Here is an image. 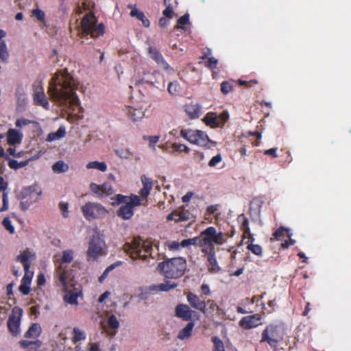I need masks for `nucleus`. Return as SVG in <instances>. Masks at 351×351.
<instances>
[{
  "label": "nucleus",
  "instance_id": "f257e3e1",
  "mask_svg": "<svg viewBox=\"0 0 351 351\" xmlns=\"http://www.w3.org/2000/svg\"><path fill=\"white\" fill-rule=\"evenodd\" d=\"M79 85L66 69L57 72L51 79L47 93L63 116L80 110V99L76 94Z\"/></svg>",
  "mask_w": 351,
  "mask_h": 351
},
{
  "label": "nucleus",
  "instance_id": "f03ea898",
  "mask_svg": "<svg viewBox=\"0 0 351 351\" xmlns=\"http://www.w3.org/2000/svg\"><path fill=\"white\" fill-rule=\"evenodd\" d=\"M225 241V234L221 232H217L213 226L207 228L199 236L190 239L191 245L200 247L202 253L210 244L222 245Z\"/></svg>",
  "mask_w": 351,
  "mask_h": 351
},
{
  "label": "nucleus",
  "instance_id": "7ed1b4c3",
  "mask_svg": "<svg viewBox=\"0 0 351 351\" xmlns=\"http://www.w3.org/2000/svg\"><path fill=\"white\" fill-rule=\"evenodd\" d=\"M186 269V261L182 257L173 258L160 263L157 269L165 278L177 279L182 276Z\"/></svg>",
  "mask_w": 351,
  "mask_h": 351
},
{
  "label": "nucleus",
  "instance_id": "20e7f679",
  "mask_svg": "<svg viewBox=\"0 0 351 351\" xmlns=\"http://www.w3.org/2000/svg\"><path fill=\"white\" fill-rule=\"evenodd\" d=\"M180 135L191 143L206 148H211L217 144L215 141L209 138L206 132L202 130L182 129L180 131Z\"/></svg>",
  "mask_w": 351,
  "mask_h": 351
},
{
  "label": "nucleus",
  "instance_id": "39448f33",
  "mask_svg": "<svg viewBox=\"0 0 351 351\" xmlns=\"http://www.w3.org/2000/svg\"><path fill=\"white\" fill-rule=\"evenodd\" d=\"M80 32L82 38L87 35H90L92 38H97L104 34V27L101 23L97 25L95 15L93 13H88L81 21Z\"/></svg>",
  "mask_w": 351,
  "mask_h": 351
},
{
  "label": "nucleus",
  "instance_id": "423d86ee",
  "mask_svg": "<svg viewBox=\"0 0 351 351\" xmlns=\"http://www.w3.org/2000/svg\"><path fill=\"white\" fill-rule=\"evenodd\" d=\"M102 237V234L97 230H94V233L91 235L86 252L87 260L88 261H95L102 254V251L105 245Z\"/></svg>",
  "mask_w": 351,
  "mask_h": 351
},
{
  "label": "nucleus",
  "instance_id": "0eeeda50",
  "mask_svg": "<svg viewBox=\"0 0 351 351\" xmlns=\"http://www.w3.org/2000/svg\"><path fill=\"white\" fill-rule=\"evenodd\" d=\"M282 337V328L279 325L269 324L263 331L261 342H267L271 347L276 348Z\"/></svg>",
  "mask_w": 351,
  "mask_h": 351
},
{
  "label": "nucleus",
  "instance_id": "6e6552de",
  "mask_svg": "<svg viewBox=\"0 0 351 351\" xmlns=\"http://www.w3.org/2000/svg\"><path fill=\"white\" fill-rule=\"evenodd\" d=\"M112 199L114 200V202L111 203L112 206L124 204V205H122L117 211L118 217L125 220L132 217V195L128 196L118 194L112 197Z\"/></svg>",
  "mask_w": 351,
  "mask_h": 351
},
{
  "label": "nucleus",
  "instance_id": "1a4fd4ad",
  "mask_svg": "<svg viewBox=\"0 0 351 351\" xmlns=\"http://www.w3.org/2000/svg\"><path fill=\"white\" fill-rule=\"evenodd\" d=\"M143 187L139 191V195L133 194V208L138 206H147L148 205L147 197L153 188V183L151 178L143 175L141 178Z\"/></svg>",
  "mask_w": 351,
  "mask_h": 351
},
{
  "label": "nucleus",
  "instance_id": "9d476101",
  "mask_svg": "<svg viewBox=\"0 0 351 351\" xmlns=\"http://www.w3.org/2000/svg\"><path fill=\"white\" fill-rule=\"evenodd\" d=\"M81 210L88 220L102 218L108 213L107 210L97 202H87L81 207Z\"/></svg>",
  "mask_w": 351,
  "mask_h": 351
},
{
  "label": "nucleus",
  "instance_id": "9b49d317",
  "mask_svg": "<svg viewBox=\"0 0 351 351\" xmlns=\"http://www.w3.org/2000/svg\"><path fill=\"white\" fill-rule=\"evenodd\" d=\"M214 244L215 243L210 244V246L203 250L202 252V256H204L206 260L205 265L208 272L212 274H217L221 270L217 258Z\"/></svg>",
  "mask_w": 351,
  "mask_h": 351
},
{
  "label": "nucleus",
  "instance_id": "f8f14e48",
  "mask_svg": "<svg viewBox=\"0 0 351 351\" xmlns=\"http://www.w3.org/2000/svg\"><path fill=\"white\" fill-rule=\"evenodd\" d=\"M133 261L139 258L146 260L152 256V246L150 243L143 242L141 243L137 241L136 238L133 237Z\"/></svg>",
  "mask_w": 351,
  "mask_h": 351
},
{
  "label": "nucleus",
  "instance_id": "ddd939ff",
  "mask_svg": "<svg viewBox=\"0 0 351 351\" xmlns=\"http://www.w3.org/2000/svg\"><path fill=\"white\" fill-rule=\"evenodd\" d=\"M40 194L41 191L36 190L34 187L25 189L21 193L22 199L20 203L22 210H25L38 202Z\"/></svg>",
  "mask_w": 351,
  "mask_h": 351
},
{
  "label": "nucleus",
  "instance_id": "4468645a",
  "mask_svg": "<svg viewBox=\"0 0 351 351\" xmlns=\"http://www.w3.org/2000/svg\"><path fill=\"white\" fill-rule=\"evenodd\" d=\"M56 275L64 290L75 286L73 276L70 270L66 269V267L59 265L57 267Z\"/></svg>",
  "mask_w": 351,
  "mask_h": 351
},
{
  "label": "nucleus",
  "instance_id": "2eb2a0df",
  "mask_svg": "<svg viewBox=\"0 0 351 351\" xmlns=\"http://www.w3.org/2000/svg\"><path fill=\"white\" fill-rule=\"evenodd\" d=\"M23 314L22 309L14 307L12 311V315L8 320V328L9 332L16 337L20 333V324Z\"/></svg>",
  "mask_w": 351,
  "mask_h": 351
},
{
  "label": "nucleus",
  "instance_id": "dca6fc26",
  "mask_svg": "<svg viewBox=\"0 0 351 351\" xmlns=\"http://www.w3.org/2000/svg\"><path fill=\"white\" fill-rule=\"evenodd\" d=\"M178 286V284L176 282H171L170 281H167L165 283H161L159 285L153 287H149V288H146L145 290L142 289H139V293H136L135 295H137L141 299L145 300L148 298L149 294L150 293V291H168L171 289L176 288Z\"/></svg>",
  "mask_w": 351,
  "mask_h": 351
},
{
  "label": "nucleus",
  "instance_id": "f3484780",
  "mask_svg": "<svg viewBox=\"0 0 351 351\" xmlns=\"http://www.w3.org/2000/svg\"><path fill=\"white\" fill-rule=\"evenodd\" d=\"M186 299L193 308L197 309L204 314L206 313L207 308H206L205 301L202 300L197 295L189 292L186 293Z\"/></svg>",
  "mask_w": 351,
  "mask_h": 351
},
{
  "label": "nucleus",
  "instance_id": "a211bd4d",
  "mask_svg": "<svg viewBox=\"0 0 351 351\" xmlns=\"http://www.w3.org/2000/svg\"><path fill=\"white\" fill-rule=\"evenodd\" d=\"M33 99L35 105L42 106L45 109L49 108V101L42 86H35L33 94Z\"/></svg>",
  "mask_w": 351,
  "mask_h": 351
},
{
  "label": "nucleus",
  "instance_id": "6ab92c4d",
  "mask_svg": "<svg viewBox=\"0 0 351 351\" xmlns=\"http://www.w3.org/2000/svg\"><path fill=\"white\" fill-rule=\"evenodd\" d=\"M261 317L259 314H254L243 317L239 321V326L243 329H250L261 324Z\"/></svg>",
  "mask_w": 351,
  "mask_h": 351
},
{
  "label": "nucleus",
  "instance_id": "aec40b11",
  "mask_svg": "<svg viewBox=\"0 0 351 351\" xmlns=\"http://www.w3.org/2000/svg\"><path fill=\"white\" fill-rule=\"evenodd\" d=\"M90 189L93 193L99 197L104 195L108 196L114 193V189L112 185L108 182H104L101 185L91 183L90 184Z\"/></svg>",
  "mask_w": 351,
  "mask_h": 351
},
{
  "label": "nucleus",
  "instance_id": "412c9836",
  "mask_svg": "<svg viewBox=\"0 0 351 351\" xmlns=\"http://www.w3.org/2000/svg\"><path fill=\"white\" fill-rule=\"evenodd\" d=\"M64 291L66 292L64 295V302L72 305L77 304V298L82 295V291L80 287L74 286Z\"/></svg>",
  "mask_w": 351,
  "mask_h": 351
},
{
  "label": "nucleus",
  "instance_id": "4be33fe9",
  "mask_svg": "<svg viewBox=\"0 0 351 351\" xmlns=\"http://www.w3.org/2000/svg\"><path fill=\"white\" fill-rule=\"evenodd\" d=\"M149 53L151 58L153 59L159 66L166 71L170 69L169 65L165 61L161 53L156 47H149Z\"/></svg>",
  "mask_w": 351,
  "mask_h": 351
},
{
  "label": "nucleus",
  "instance_id": "5701e85b",
  "mask_svg": "<svg viewBox=\"0 0 351 351\" xmlns=\"http://www.w3.org/2000/svg\"><path fill=\"white\" fill-rule=\"evenodd\" d=\"M175 315L183 321H190L192 318V311L187 304H180L176 306Z\"/></svg>",
  "mask_w": 351,
  "mask_h": 351
},
{
  "label": "nucleus",
  "instance_id": "b1692460",
  "mask_svg": "<svg viewBox=\"0 0 351 351\" xmlns=\"http://www.w3.org/2000/svg\"><path fill=\"white\" fill-rule=\"evenodd\" d=\"M237 221L240 223V229L243 232V238L247 237L251 241H254V239L250 232L248 219L244 214H241L239 215Z\"/></svg>",
  "mask_w": 351,
  "mask_h": 351
},
{
  "label": "nucleus",
  "instance_id": "393cba45",
  "mask_svg": "<svg viewBox=\"0 0 351 351\" xmlns=\"http://www.w3.org/2000/svg\"><path fill=\"white\" fill-rule=\"evenodd\" d=\"M16 259L23 264L24 269H27L30 267L32 261L35 259V254L27 249L21 252Z\"/></svg>",
  "mask_w": 351,
  "mask_h": 351
},
{
  "label": "nucleus",
  "instance_id": "a878e982",
  "mask_svg": "<svg viewBox=\"0 0 351 351\" xmlns=\"http://www.w3.org/2000/svg\"><path fill=\"white\" fill-rule=\"evenodd\" d=\"M184 111L191 119H196L200 115L201 106L198 104L193 102L186 104L184 106Z\"/></svg>",
  "mask_w": 351,
  "mask_h": 351
},
{
  "label": "nucleus",
  "instance_id": "bb28decb",
  "mask_svg": "<svg viewBox=\"0 0 351 351\" xmlns=\"http://www.w3.org/2000/svg\"><path fill=\"white\" fill-rule=\"evenodd\" d=\"M8 143L10 145L19 143L23 138V134L14 129H9L8 131Z\"/></svg>",
  "mask_w": 351,
  "mask_h": 351
},
{
  "label": "nucleus",
  "instance_id": "cd10ccee",
  "mask_svg": "<svg viewBox=\"0 0 351 351\" xmlns=\"http://www.w3.org/2000/svg\"><path fill=\"white\" fill-rule=\"evenodd\" d=\"M133 17H135L138 21L141 22V24L145 27H149L150 21L145 13L139 10L136 5H133Z\"/></svg>",
  "mask_w": 351,
  "mask_h": 351
},
{
  "label": "nucleus",
  "instance_id": "c85d7f7f",
  "mask_svg": "<svg viewBox=\"0 0 351 351\" xmlns=\"http://www.w3.org/2000/svg\"><path fill=\"white\" fill-rule=\"evenodd\" d=\"M203 121L205 124L210 128H220L219 127V119L218 117L212 112H208L203 119Z\"/></svg>",
  "mask_w": 351,
  "mask_h": 351
},
{
  "label": "nucleus",
  "instance_id": "c756f323",
  "mask_svg": "<svg viewBox=\"0 0 351 351\" xmlns=\"http://www.w3.org/2000/svg\"><path fill=\"white\" fill-rule=\"evenodd\" d=\"M42 332V328L40 324L37 323L32 324L29 328L27 331L25 333V338H36L40 336Z\"/></svg>",
  "mask_w": 351,
  "mask_h": 351
},
{
  "label": "nucleus",
  "instance_id": "7c9ffc66",
  "mask_svg": "<svg viewBox=\"0 0 351 351\" xmlns=\"http://www.w3.org/2000/svg\"><path fill=\"white\" fill-rule=\"evenodd\" d=\"M193 327L194 323L192 322H189L183 329L180 330L178 339L180 340L189 339L192 335Z\"/></svg>",
  "mask_w": 351,
  "mask_h": 351
},
{
  "label": "nucleus",
  "instance_id": "2f4dec72",
  "mask_svg": "<svg viewBox=\"0 0 351 351\" xmlns=\"http://www.w3.org/2000/svg\"><path fill=\"white\" fill-rule=\"evenodd\" d=\"M19 345L24 349L28 348L34 351L41 346L42 342L38 339L35 341L21 340L19 341Z\"/></svg>",
  "mask_w": 351,
  "mask_h": 351
},
{
  "label": "nucleus",
  "instance_id": "473e14b6",
  "mask_svg": "<svg viewBox=\"0 0 351 351\" xmlns=\"http://www.w3.org/2000/svg\"><path fill=\"white\" fill-rule=\"evenodd\" d=\"M51 169L55 173H62L67 172L69 167L64 161L58 160L52 165Z\"/></svg>",
  "mask_w": 351,
  "mask_h": 351
},
{
  "label": "nucleus",
  "instance_id": "72a5a7b5",
  "mask_svg": "<svg viewBox=\"0 0 351 351\" xmlns=\"http://www.w3.org/2000/svg\"><path fill=\"white\" fill-rule=\"evenodd\" d=\"M18 107L23 108L27 104V97L23 88H18L16 91Z\"/></svg>",
  "mask_w": 351,
  "mask_h": 351
},
{
  "label": "nucleus",
  "instance_id": "f704fd0d",
  "mask_svg": "<svg viewBox=\"0 0 351 351\" xmlns=\"http://www.w3.org/2000/svg\"><path fill=\"white\" fill-rule=\"evenodd\" d=\"M66 134V131L64 127H60L56 132L49 133L47 135L46 140L49 142L58 140L63 138Z\"/></svg>",
  "mask_w": 351,
  "mask_h": 351
},
{
  "label": "nucleus",
  "instance_id": "c9c22d12",
  "mask_svg": "<svg viewBox=\"0 0 351 351\" xmlns=\"http://www.w3.org/2000/svg\"><path fill=\"white\" fill-rule=\"evenodd\" d=\"M86 169H95L102 172H104L107 169V165L104 162L92 161L86 164Z\"/></svg>",
  "mask_w": 351,
  "mask_h": 351
},
{
  "label": "nucleus",
  "instance_id": "e433bc0d",
  "mask_svg": "<svg viewBox=\"0 0 351 351\" xmlns=\"http://www.w3.org/2000/svg\"><path fill=\"white\" fill-rule=\"evenodd\" d=\"M253 241H251V240L248 239L247 241V249L250 251H251L253 254L255 255L261 256L263 254V250L261 245L258 244H253Z\"/></svg>",
  "mask_w": 351,
  "mask_h": 351
},
{
  "label": "nucleus",
  "instance_id": "4c0bfd02",
  "mask_svg": "<svg viewBox=\"0 0 351 351\" xmlns=\"http://www.w3.org/2000/svg\"><path fill=\"white\" fill-rule=\"evenodd\" d=\"M289 232L290 230L289 228L280 226L273 233L272 235L275 239L278 241H282L284 238L285 234L287 233L288 235Z\"/></svg>",
  "mask_w": 351,
  "mask_h": 351
},
{
  "label": "nucleus",
  "instance_id": "58836bf2",
  "mask_svg": "<svg viewBox=\"0 0 351 351\" xmlns=\"http://www.w3.org/2000/svg\"><path fill=\"white\" fill-rule=\"evenodd\" d=\"M73 260V251L67 250L62 252V256L60 265L63 263H69Z\"/></svg>",
  "mask_w": 351,
  "mask_h": 351
},
{
  "label": "nucleus",
  "instance_id": "ea45409f",
  "mask_svg": "<svg viewBox=\"0 0 351 351\" xmlns=\"http://www.w3.org/2000/svg\"><path fill=\"white\" fill-rule=\"evenodd\" d=\"M28 162H29L28 160H24L22 162H18L15 160L10 158V159H9V161H8V166L10 169L16 170L20 168H23V167H25L28 164Z\"/></svg>",
  "mask_w": 351,
  "mask_h": 351
},
{
  "label": "nucleus",
  "instance_id": "a19ab883",
  "mask_svg": "<svg viewBox=\"0 0 351 351\" xmlns=\"http://www.w3.org/2000/svg\"><path fill=\"white\" fill-rule=\"evenodd\" d=\"M233 84L234 82L232 80L229 81H223L221 84V91L223 95H227L232 91L233 90Z\"/></svg>",
  "mask_w": 351,
  "mask_h": 351
},
{
  "label": "nucleus",
  "instance_id": "79ce46f5",
  "mask_svg": "<svg viewBox=\"0 0 351 351\" xmlns=\"http://www.w3.org/2000/svg\"><path fill=\"white\" fill-rule=\"evenodd\" d=\"M211 340L214 344L213 351H225L223 343L218 337L214 336Z\"/></svg>",
  "mask_w": 351,
  "mask_h": 351
},
{
  "label": "nucleus",
  "instance_id": "37998d69",
  "mask_svg": "<svg viewBox=\"0 0 351 351\" xmlns=\"http://www.w3.org/2000/svg\"><path fill=\"white\" fill-rule=\"evenodd\" d=\"M8 52L7 50L6 45L5 41H0V59L3 62H7L8 59Z\"/></svg>",
  "mask_w": 351,
  "mask_h": 351
},
{
  "label": "nucleus",
  "instance_id": "c03bdc74",
  "mask_svg": "<svg viewBox=\"0 0 351 351\" xmlns=\"http://www.w3.org/2000/svg\"><path fill=\"white\" fill-rule=\"evenodd\" d=\"M167 90L171 95H177L180 90V84L178 82H171L169 84Z\"/></svg>",
  "mask_w": 351,
  "mask_h": 351
},
{
  "label": "nucleus",
  "instance_id": "a18cd8bd",
  "mask_svg": "<svg viewBox=\"0 0 351 351\" xmlns=\"http://www.w3.org/2000/svg\"><path fill=\"white\" fill-rule=\"evenodd\" d=\"M119 265H121V262L118 261L109 265L105 269L102 275L99 278V282L101 283L103 280L107 277L108 273L112 271L116 267L119 266Z\"/></svg>",
  "mask_w": 351,
  "mask_h": 351
},
{
  "label": "nucleus",
  "instance_id": "49530a36",
  "mask_svg": "<svg viewBox=\"0 0 351 351\" xmlns=\"http://www.w3.org/2000/svg\"><path fill=\"white\" fill-rule=\"evenodd\" d=\"M164 4L167 6L165 10H163L162 14L167 19H172L173 16V10L170 3H167V0H163Z\"/></svg>",
  "mask_w": 351,
  "mask_h": 351
},
{
  "label": "nucleus",
  "instance_id": "de8ad7c7",
  "mask_svg": "<svg viewBox=\"0 0 351 351\" xmlns=\"http://www.w3.org/2000/svg\"><path fill=\"white\" fill-rule=\"evenodd\" d=\"M172 149L173 152L185 153L189 152V148L186 145L178 143H173L172 144Z\"/></svg>",
  "mask_w": 351,
  "mask_h": 351
},
{
  "label": "nucleus",
  "instance_id": "09e8293b",
  "mask_svg": "<svg viewBox=\"0 0 351 351\" xmlns=\"http://www.w3.org/2000/svg\"><path fill=\"white\" fill-rule=\"evenodd\" d=\"M177 26L176 27V29L183 28L182 26L187 25L189 23V14H185L183 16H182L180 18H179L177 21Z\"/></svg>",
  "mask_w": 351,
  "mask_h": 351
},
{
  "label": "nucleus",
  "instance_id": "8fccbe9b",
  "mask_svg": "<svg viewBox=\"0 0 351 351\" xmlns=\"http://www.w3.org/2000/svg\"><path fill=\"white\" fill-rule=\"evenodd\" d=\"M189 219V213L184 210L176 211V218H175L176 222L184 221Z\"/></svg>",
  "mask_w": 351,
  "mask_h": 351
},
{
  "label": "nucleus",
  "instance_id": "3c124183",
  "mask_svg": "<svg viewBox=\"0 0 351 351\" xmlns=\"http://www.w3.org/2000/svg\"><path fill=\"white\" fill-rule=\"evenodd\" d=\"M2 225L10 234H13L14 232V228L12 225V222L9 217L3 219Z\"/></svg>",
  "mask_w": 351,
  "mask_h": 351
},
{
  "label": "nucleus",
  "instance_id": "603ef678",
  "mask_svg": "<svg viewBox=\"0 0 351 351\" xmlns=\"http://www.w3.org/2000/svg\"><path fill=\"white\" fill-rule=\"evenodd\" d=\"M145 139H148L149 141V147L153 150L156 149V144L158 142L160 136H144Z\"/></svg>",
  "mask_w": 351,
  "mask_h": 351
},
{
  "label": "nucleus",
  "instance_id": "864d4df0",
  "mask_svg": "<svg viewBox=\"0 0 351 351\" xmlns=\"http://www.w3.org/2000/svg\"><path fill=\"white\" fill-rule=\"evenodd\" d=\"M108 324L110 327V328L114 329V330L117 329L119 326V324L116 317L113 315H110L108 317Z\"/></svg>",
  "mask_w": 351,
  "mask_h": 351
},
{
  "label": "nucleus",
  "instance_id": "5fc2aeb1",
  "mask_svg": "<svg viewBox=\"0 0 351 351\" xmlns=\"http://www.w3.org/2000/svg\"><path fill=\"white\" fill-rule=\"evenodd\" d=\"M145 112L142 109H133V121H137L143 119Z\"/></svg>",
  "mask_w": 351,
  "mask_h": 351
},
{
  "label": "nucleus",
  "instance_id": "6e6d98bb",
  "mask_svg": "<svg viewBox=\"0 0 351 351\" xmlns=\"http://www.w3.org/2000/svg\"><path fill=\"white\" fill-rule=\"evenodd\" d=\"M207 62L205 64V66L206 67H208V69H211V70H213L214 69H215L218 64V60L213 58V57H210V58H208L207 59Z\"/></svg>",
  "mask_w": 351,
  "mask_h": 351
},
{
  "label": "nucleus",
  "instance_id": "4d7b16f0",
  "mask_svg": "<svg viewBox=\"0 0 351 351\" xmlns=\"http://www.w3.org/2000/svg\"><path fill=\"white\" fill-rule=\"evenodd\" d=\"M32 16L40 21H44L45 20V12L38 8L32 10Z\"/></svg>",
  "mask_w": 351,
  "mask_h": 351
},
{
  "label": "nucleus",
  "instance_id": "13d9d810",
  "mask_svg": "<svg viewBox=\"0 0 351 351\" xmlns=\"http://www.w3.org/2000/svg\"><path fill=\"white\" fill-rule=\"evenodd\" d=\"M73 341L77 342L85 338L84 333L80 331L78 328H75L73 329Z\"/></svg>",
  "mask_w": 351,
  "mask_h": 351
},
{
  "label": "nucleus",
  "instance_id": "bf43d9fd",
  "mask_svg": "<svg viewBox=\"0 0 351 351\" xmlns=\"http://www.w3.org/2000/svg\"><path fill=\"white\" fill-rule=\"evenodd\" d=\"M25 270V275L22 279V281L25 283H31L32 278L33 277V272L29 271V268H27Z\"/></svg>",
  "mask_w": 351,
  "mask_h": 351
},
{
  "label": "nucleus",
  "instance_id": "052dcab7",
  "mask_svg": "<svg viewBox=\"0 0 351 351\" xmlns=\"http://www.w3.org/2000/svg\"><path fill=\"white\" fill-rule=\"evenodd\" d=\"M222 160V157L220 154H217L213 156L208 162V165L210 167H215L217 164H219Z\"/></svg>",
  "mask_w": 351,
  "mask_h": 351
},
{
  "label": "nucleus",
  "instance_id": "680f3d73",
  "mask_svg": "<svg viewBox=\"0 0 351 351\" xmlns=\"http://www.w3.org/2000/svg\"><path fill=\"white\" fill-rule=\"evenodd\" d=\"M219 127L222 128L229 119V114L227 112H223L219 117Z\"/></svg>",
  "mask_w": 351,
  "mask_h": 351
},
{
  "label": "nucleus",
  "instance_id": "e2e57ef3",
  "mask_svg": "<svg viewBox=\"0 0 351 351\" xmlns=\"http://www.w3.org/2000/svg\"><path fill=\"white\" fill-rule=\"evenodd\" d=\"M3 206L0 208V212H3L8 208V197L7 193H3L2 195Z\"/></svg>",
  "mask_w": 351,
  "mask_h": 351
},
{
  "label": "nucleus",
  "instance_id": "0e129e2a",
  "mask_svg": "<svg viewBox=\"0 0 351 351\" xmlns=\"http://www.w3.org/2000/svg\"><path fill=\"white\" fill-rule=\"evenodd\" d=\"M206 308L208 310H210V312L215 311L217 308V304L213 300H208L205 301Z\"/></svg>",
  "mask_w": 351,
  "mask_h": 351
},
{
  "label": "nucleus",
  "instance_id": "69168bd1",
  "mask_svg": "<svg viewBox=\"0 0 351 351\" xmlns=\"http://www.w3.org/2000/svg\"><path fill=\"white\" fill-rule=\"evenodd\" d=\"M287 236L289 237V240L285 241L281 244V247L282 249H287L290 245H292L295 243V241L291 238V233L289 232V234Z\"/></svg>",
  "mask_w": 351,
  "mask_h": 351
},
{
  "label": "nucleus",
  "instance_id": "338daca9",
  "mask_svg": "<svg viewBox=\"0 0 351 351\" xmlns=\"http://www.w3.org/2000/svg\"><path fill=\"white\" fill-rule=\"evenodd\" d=\"M29 283H25L22 281L21 285L19 287V291L23 294V295H27L29 292Z\"/></svg>",
  "mask_w": 351,
  "mask_h": 351
},
{
  "label": "nucleus",
  "instance_id": "774afa93",
  "mask_svg": "<svg viewBox=\"0 0 351 351\" xmlns=\"http://www.w3.org/2000/svg\"><path fill=\"white\" fill-rule=\"evenodd\" d=\"M59 208L62 212V215H63L64 217H67L68 216V213H69V211H68V204L67 203H64V202H60V204H59Z\"/></svg>",
  "mask_w": 351,
  "mask_h": 351
}]
</instances>
